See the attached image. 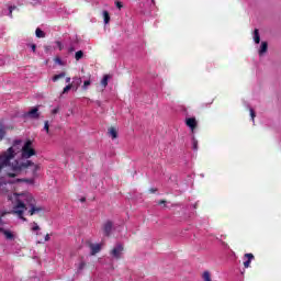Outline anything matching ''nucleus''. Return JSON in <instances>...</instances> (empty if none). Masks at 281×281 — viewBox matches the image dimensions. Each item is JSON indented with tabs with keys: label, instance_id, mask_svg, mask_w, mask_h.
Listing matches in <instances>:
<instances>
[{
	"label": "nucleus",
	"instance_id": "ddd939ff",
	"mask_svg": "<svg viewBox=\"0 0 281 281\" xmlns=\"http://www.w3.org/2000/svg\"><path fill=\"white\" fill-rule=\"evenodd\" d=\"M254 41L257 45L260 43V31L258 29L254 31Z\"/></svg>",
	"mask_w": 281,
	"mask_h": 281
},
{
	"label": "nucleus",
	"instance_id": "4c0bfd02",
	"mask_svg": "<svg viewBox=\"0 0 281 281\" xmlns=\"http://www.w3.org/2000/svg\"><path fill=\"white\" fill-rule=\"evenodd\" d=\"M66 82H67V83H70V82H71V78H70V77H67V78H66Z\"/></svg>",
	"mask_w": 281,
	"mask_h": 281
},
{
	"label": "nucleus",
	"instance_id": "a211bd4d",
	"mask_svg": "<svg viewBox=\"0 0 281 281\" xmlns=\"http://www.w3.org/2000/svg\"><path fill=\"white\" fill-rule=\"evenodd\" d=\"M192 149L199 150V140H196V137H192Z\"/></svg>",
	"mask_w": 281,
	"mask_h": 281
},
{
	"label": "nucleus",
	"instance_id": "6ab92c4d",
	"mask_svg": "<svg viewBox=\"0 0 281 281\" xmlns=\"http://www.w3.org/2000/svg\"><path fill=\"white\" fill-rule=\"evenodd\" d=\"M103 20L105 24L111 21V15L109 14V11H103Z\"/></svg>",
	"mask_w": 281,
	"mask_h": 281
},
{
	"label": "nucleus",
	"instance_id": "f3484780",
	"mask_svg": "<svg viewBox=\"0 0 281 281\" xmlns=\"http://www.w3.org/2000/svg\"><path fill=\"white\" fill-rule=\"evenodd\" d=\"M65 76H67V74H65V72H60L59 75H55L53 77V82H58V80H60V78H65Z\"/></svg>",
	"mask_w": 281,
	"mask_h": 281
},
{
	"label": "nucleus",
	"instance_id": "7c9ffc66",
	"mask_svg": "<svg viewBox=\"0 0 281 281\" xmlns=\"http://www.w3.org/2000/svg\"><path fill=\"white\" fill-rule=\"evenodd\" d=\"M250 116L254 122V120H256V111H254V109H250Z\"/></svg>",
	"mask_w": 281,
	"mask_h": 281
},
{
	"label": "nucleus",
	"instance_id": "c9c22d12",
	"mask_svg": "<svg viewBox=\"0 0 281 281\" xmlns=\"http://www.w3.org/2000/svg\"><path fill=\"white\" fill-rule=\"evenodd\" d=\"M3 216H5V213H1V214H0V223H2Z\"/></svg>",
	"mask_w": 281,
	"mask_h": 281
},
{
	"label": "nucleus",
	"instance_id": "9d476101",
	"mask_svg": "<svg viewBox=\"0 0 281 281\" xmlns=\"http://www.w3.org/2000/svg\"><path fill=\"white\" fill-rule=\"evenodd\" d=\"M90 249H91V256H95V254H100L102 246L100 244H90Z\"/></svg>",
	"mask_w": 281,
	"mask_h": 281
},
{
	"label": "nucleus",
	"instance_id": "423d86ee",
	"mask_svg": "<svg viewBox=\"0 0 281 281\" xmlns=\"http://www.w3.org/2000/svg\"><path fill=\"white\" fill-rule=\"evenodd\" d=\"M198 124L199 123L196 122V117L186 119V125L191 130L192 133H194V131H196Z\"/></svg>",
	"mask_w": 281,
	"mask_h": 281
},
{
	"label": "nucleus",
	"instance_id": "412c9836",
	"mask_svg": "<svg viewBox=\"0 0 281 281\" xmlns=\"http://www.w3.org/2000/svg\"><path fill=\"white\" fill-rule=\"evenodd\" d=\"M202 278L204 281H212V276L210 274V271H205Z\"/></svg>",
	"mask_w": 281,
	"mask_h": 281
},
{
	"label": "nucleus",
	"instance_id": "f704fd0d",
	"mask_svg": "<svg viewBox=\"0 0 281 281\" xmlns=\"http://www.w3.org/2000/svg\"><path fill=\"white\" fill-rule=\"evenodd\" d=\"M164 204H166V200H160V201L158 202V205H164Z\"/></svg>",
	"mask_w": 281,
	"mask_h": 281
},
{
	"label": "nucleus",
	"instance_id": "f03ea898",
	"mask_svg": "<svg viewBox=\"0 0 281 281\" xmlns=\"http://www.w3.org/2000/svg\"><path fill=\"white\" fill-rule=\"evenodd\" d=\"M16 157V151H14V147H9L8 150L0 155V170H3L5 167H10L13 172H8L7 177L10 179H14L16 177V172H21V170H27V168H32L33 177H36V172L41 170V167L34 164L32 160H26L25 162H20L19 160L12 159Z\"/></svg>",
	"mask_w": 281,
	"mask_h": 281
},
{
	"label": "nucleus",
	"instance_id": "4be33fe9",
	"mask_svg": "<svg viewBox=\"0 0 281 281\" xmlns=\"http://www.w3.org/2000/svg\"><path fill=\"white\" fill-rule=\"evenodd\" d=\"M72 88H74V85L69 83L64 88L63 93H69V91H71Z\"/></svg>",
	"mask_w": 281,
	"mask_h": 281
},
{
	"label": "nucleus",
	"instance_id": "6e6552de",
	"mask_svg": "<svg viewBox=\"0 0 281 281\" xmlns=\"http://www.w3.org/2000/svg\"><path fill=\"white\" fill-rule=\"evenodd\" d=\"M244 258L247 259L246 261H244V267L245 269H249L251 267V260H254L256 257L254 256V254L248 252L244 255Z\"/></svg>",
	"mask_w": 281,
	"mask_h": 281
},
{
	"label": "nucleus",
	"instance_id": "2eb2a0df",
	"mask_svg": "<svg viewBox=\"0 0 281 281\" xmlns=\"http://www.w3.org/2000/svg\"><path fill=\"white\" fill-rule=\"evenodd\" d=\"M35 36L37 37V38H45V36H46V34L43 32V30H41V29H36L35 30Z\"/></svg>",
	"mask_w": 281,
	"mask_h": 281
},
{
	"label": "nucleus",
	"instance_id": "9b49d317",
	"mask_svg": "<svg viewBox=\"0 0 281 281\" xmlns=\"http://www.w3.org/2000/svg\"><path fill=\"white\" fill-rule=\"evenodd\" d=\"M268 49H269V43L261 42V46L259 48V56H262L263 54H267Z\"/></svg>",
	"mask_w": 281,
	"mask_h": 281
},
{
	"label": "nucleus",
	"instance_id": "f257e3e1",
	"mask_svg": "<svg viewBox=\"0 0 281 281\" xmlns=\"http://www.w3.org/2000/svg\"><path fill=\"white\" fill-rule=\"evenodd\" d=\"M0 192L8 196V201L15 203L13 206L12 214L21 218V221H27L23 214L27 212L29 216L34 214H43L45 209L41 205H36V199L30 192L13 193L14 182H7L3 178H0ZM13 193V194H12Z\"/></svg>",
	"mask_w": 281,
	"mask_h": 281
},
{
	"label": "nucleus",
	"instance_id": "f8f14e48",
	"mask_svg": "<svg viewBox=\"0 0 281 281\" xmlns=\"http://www.w3.org/2000/svg\"><path fill=\"white\" fill-rule=\"evenodd\" d=\"M108 134L110 137H112V139H117V130L115 127H110L108 130Z\"/></svg>",
	"mask_w": 281,
	"mask_h": 281
},
{
	"label": "nucleus",
	"instance_id": "a19ab883",
	"mask_svg": "<svg viewBox=\"0 0 281 281\" xmlns=\"http://www.w3.org/2000/svg\"><path fill=\"white\" fill-rule=\"evenodd\" d=\"M21 181H27V180L16 179V182H18V183L21 182Z\"/></svg>",
	"mask_w": 281,
	"mask_h": 281
},
{
	"label": "nucleus",
	"instance_id": "37998d69",
	"mask_svg": "<svg viewBox=\"0 0 281 281\" xmlns=\"http://www.w3.org/2000/svg\"><path fill=\"white\" fill-rule=\"evenodd\" d=\"M45 49H46V52H47V49H49V46H46Z\"/></svg>",
	"mask_w": 281,
	"mask_h": 281
},
{
	"label": "nucleus",
	"instance_id": "1a4fd4ad",
	"mask_svg": "<svg viewBox=\"0 0 281 281\" xmlns=\"http://www.w3.org/2000/svg\"><path fill=\"white\" fill-rule=\"evenodd\" d=\"M0 234H3L7 240H14V234L3 227H0Z\"/></svg>",
	"mask_w": 281,
	"mask_h": 281
},
{
	"label": "nucleus",
	"instance_id": "72a5a7b5",
	"mask_svg": "<svg viewBox=\"0 0 281 281\" xmlns=\"http://www.w3.org/2000/svg\"><path fill=\"white\" fill-rule=\"evenodd\" d=\"M58 108H55L53 111H52V113H53V115H56V113H58Z\"/></svg>",
	"mask_w": 281,
	"mask_h": 281
},
{
	"label": "nucleus",
	"instance_id": "79ce46f5",
	"mask_svg": "<svg viewBox=\"0 0 281 281\" xmlns=\"http://www.w3.org/2000/svg\"><path fill=\"white\" fill-rule=\"evenodd\" d=\"M80 82H82V79H81V78L78 79V85H80Z\"/></svg>",
	"mask_w": 281,
	"mask_h": 281
},
{
	"label": "nucleus",
	"instance_id": "7ed1b4c3",
	"mask_svg": "<svg viewBox=\"0 0 281 281\" xmlns=\"http://www.w3.org/2000/svg\"><path fill=\"white\" fill-rule=\"evenodd\" d=\"M36 155V149L32 147V140H26L22 147V158L30 159V157H34Z\"/></svg>",
	"mask_w": 281,
	"mask_h": 281
},
{
	"label": "nucleus",
	"instance_id": "c85d7f7f",
	"mask_svg": "<svg viewBox=\"0 0 281 281\" xmlns=\"http://www.w3.org/2000/svg\"><path fill=\"white\" fill-rule=\"evenodd\" d=\"M115 5H116V8H117L119 10H122V8H124V4H122L121 1H116V2H115Z\"/></svg>",
	"mask_w": 281,
	"mask_h": 281
},
{
	"label": "nucleus",
	"instance_id": "e433bc0d",
	"mask_svg": "<svg viewBox=\"0 0 281 281\" xmlns=\"http://www.w3.org/2000/svg\"><path fill=\"white\" fill-rule=\"evenodd\" d=\"M44 240H45V243L49 241V234H46Z\"/></svg>",
	"mask_w": 281,
	"mask_h": 281
},
{
	"label": "nucleus",
	"instance_id": "aec40b11",
	"mask_svg": "<svg viewBox=\"0 0 281 281\" xmlns=\"http://www.w3.org/2000/svg\"><path fill=\"white\" fill-rule=\"evenodd\" d=\"M85 56V53L82 50H78L76 54H75V59L76 60H81V58H83Z\"/></svg>",
	"mask_w": 281,
	"mask_h": 281
},
{
	"label": "nucleus",
	"instance_id": "dca6fc26",
	"mask_svg": "<svg viewBox=\"0 0 281 281\" xmlns=\"http://www.w3.org/2000/svg\"><path fill=\"white\" fill-rule=\"evenodd\" d=\"M5 137V128L3 127V123L0 122V142Z\"/></svg>",
	"mask_w": 281,
	"mask_h": 281
},
{
	"label": "nucleus",
	"instance_id": "39448f33",
	"mask_svg": "<svg viewBox=\"0 0 281 281\" xmlns=\"http://www.w3.org/2000/svg\"><path fill=\"white\" fill-rule=\"evenodd\" d=\"M24 117H30V120H38V117H41L38 108H33L29 112L24 113Z\"/></svg>",
	"mask_w": 281,
	"mask_h": 281
},
{
	"label": "nucleus",
	"instance_id": "4468645a",
	"mask_svg": "<svg viewBox=\"0 0 281 281\" xmlns=\"http://www.w3.org/2000/svg\"><path fill=\"white\" fill-rule=\"evenodd\" d=\"M109 78H111V76L105 75L103 76L102 80H101V86L106 89V87H109Z\"/></svg>",
	"mask_w": 281,
	"mask_h": 281
},
{
	"label": "nucleus",
	"instance_id": "b1692460",
	"mask_svg": "<svg viewBox=\"0 0 281 281\" xmlns=\"http://www.w3.org/2000/svg\"><path fill=\"white\" fill-rule=\"evenodd\" d=\"M54 61L57 64V65H65V63H63V59H60V57H55Z\"/></svg>",
	"mask_w": 281,
	"mask_h": 281
},
{
	"label": "nucleus",
	"instance_id": "bb28decb",
	"mask_svg": "<svg viewBox=\"0 0 281 281\" xmlns=\"http://www.w3.org/2000/svg\"><path fill=\"white\" fill-rule=\"evenodd\" d=\"M90 85H91V80H86V81H83V87H82V89L87 90Z\"/></svg>",
	"mask_w": 281,
	"mask_h": 281
},
{
	"label": "nucleus",
	"instance_id": "c756f323",
	"mask_svg": "<svg viewBox=\"0 0 281 281\" xmlns=\"http://www.w3.org/2000/svg\"><path fill=\"white\" fill-rule=\"evenodd\" d=\"M13 10H16V7H9V16L12 19V12Z\"/></svg>",
	"mask_w": 281,
	"mask_h": 281
},
{
	"label": "nucleus",
	"instance_id": "ea45409f",
	"mask_svg": "<svg viewBox=\"0 0 281 281\" xmlns=\"http://www.w3.org/2000/svg\"><path fill=\"white\" fill-rule=\"evenodd\" d=\"M80 201H81V203H85L87 201V199L86 198H81Z\"/></svg>",
	"mask_w": 281,
	"mask_h": 281
},
{
	"label": "nucleus",
	"instance_id": "473e14b6",
	"mask_svg": "<svg viewBox=\"0 0 281 281\" xmlns=\"http://www.w3.org/2000/svg\"><path fill=\"white\" fill-rule=\"evenodd\" d=\"M68 52H69V54H72V52H76V48H74V46H71L68 48Z\"/></svg>",
	"mask_w": 281,
	"mask_h": 281
},
{
	"label": "nucleus",
	"instance_id": "a878e982",
	"mask_svg": "<svg viewBox=\"0 0 281 281\" xmlns=\"http://www.w3.org/2000/svg\"><path fill=\"white\" fill-rule=\"evenodd\" d=\"M85 267H87V263L85 261H81L78 266V271H82V269H85Z\"/></svg>",
	"mask_w": 281,
	"mask_h": 281
},
{
	"label": "nucleus",
	"instance_id": "2f4dec72",
	"mask_svg": "<svg viewBox=\"0 0 281 281\" xmlns=\"http://www.w3.org/2000/svg\"><path fill=\"white\" fill-rule=\"evenodd\" d=\"M30 47H31L32 52H36V44H31Z\"/></svg>",
	"mask_w": 281,
	"mask_h": 281
},
{
	"label": "nucleus",
	"instance_id": "20e7f679",
	"mask_svg": "<svg viewBox=\"0 0 281 281\" xmlns=\"http://www.w3.org/2000/svg\"><path fill=\"white\" fill-rule=\"evenodd\" d=\"M124 251V246L122 244H117L112 250L111 256L112 258H115V260H120L122 258V254Z\"/></svg>",
	"mask_w": 281,
	"mask_h": 281
},
{
	"label": "nucleus",
	"instance_id": "58836bf2",
	"mask_svg": "<svg viewBox=\"0 0 281 281\" xmlns=\"http://www.w3.org/2000/svg\"><path fill=\"white\" fill-rule=\"evenodd\" d=\"M157 189H149V192L155 193Z\"/></svg>",
	"mask_w": 281,
	"mask_h": 281
},
{
	"label": "nucleus",
	"instance_id": "0eeeda50",
	"mask_svg": "<svg viewBox=\"0 0 281 281\" xmlns=\"http://www.w3.org/2000/svg\"><path fill=\"white\" fill-rule=\"evenodd\" d=\"M111 232H113V222L108 221L103 225L104 236H111Z\"/></svg>",
	"mask_w": 281,
	"mask_h": 281
},
{
	"label": "nucleus",
	"instance_id": "5701e85b",
	"mask_svg": "<svg viewBox=\"0 0 281 281\" xmlns=\"http://www.w3.org/2000/svg\"><path fill=\"white\" fill-rule=\"evenodd\" d=\"M44 131H46L47 135H49V121L44 122Z\"/></svg>",
	"mask_w": 281,
	"mask_h": 281
},
{
	"label": "nucleus",
	"instance_id": "cd10ccee",
	"mask_svg": "<svg viewBox=\"0 0 281 281\" xmlns=\"http://www.w3.org/2000/svg\"><path fill=\"white\" fill-rule=\"evenodd\" d=\"M55 43H56V45H57L59 52H63V47H64V46H63V43H61L60 41H56Z\"/></svg>",
	"mask_w": 281,
	"mask_h": 281
},
{
	"label": "nucleus",
	"instance_id": "393cba45",
	"mask_svg": "<svg viewBox=\"0 0 281 281\" xmlns=\"http://www.w3.org/2000/svg\"><path fill=\"white\" fill-rule=\"evenodd\" d=\"M33 227H32V232H38V229H41V227L38 226V224L36 222H33Z\"/></svg>",
	"mask_w": 281,
	"mask_h": 281
}]
</instances>
